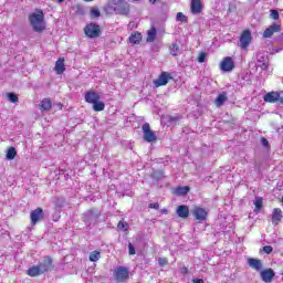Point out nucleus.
<instances>
[{"instance_id": "1", "label": "nucleus", "mask_w": 283, "mask_h": 283, "mask_svg": "<svg viewBox=\"0 0 283 283\" xmlns=\"http://www.w3.org/2000/svg\"><path fill=\"white\" fill-rule=\"evenodd\" d=\"M29 23L34 32H45V14L43 10L35 9V12L29 14Z\"/></svg>"}, {"instance_id": "2", "label": "nucleus", "mask_w": 283, "mask_h": 283, "mask_svg": "<svg viewBox=\"0 0 283 283\" xmlns=\"http://www.w3.org/2000/svg\"><path fill=\"white\" fill-rule=\"evenodd\" d=\"M85 102L93 105L94 112H103L105 109V102L101 101V94L96 91H86L84 95Z\"/></svg>"}, {"instance_id": "3", "label": "nucleus", "mask_w": 283, "mask_h": 283, "mask_svg": "<svg viewBox=\"0 0 283 283\" xmlns=\"http://www.w3.org/2000/svg\"><path fill=\"white\" fill-rule=\"evenodd\" d=\"M84 34L88 39H98V36H101V34H103V31L101 30V25H98L94 22H91V23L85 25Z\"/></svg>"}, {"instance_id": "4", "label": "nucleus", "mask_w": 283, "mask_h": 283, "mask_svg": "<svg viewBox=\"0 0 283 283\" xmlns=\"http://www.w3.org/2000/svg\"><path fill=\"white\" fill-rule=\"evenodd\" d=\"M115 282L125 283L129 280V269L126 266H118L114 271Z\"/></svg>"}, {"instance_id": "5", "label": "nucleus", "mask_w": 283, "mask_h": 283, "mask_svg": "<svg viewBox=\"0 0 283 283\" xmlns=\"http://www.w3.org/2000/svg\"><path fill=\"white\" fill-rule=\"evenodd\" d=\"M143 133H144V140L146 143H156L158 140V137L156 136V132L151 130V126L149 123H145L142 126Z\"/></svg>"}, {"instance_id": "6", "label": "nucleus", "mask_w": 283, "mask_h": 283, "mask_svg": "<svg viewBox=\"0 0 283 283\" xmlns=\"http://www.w3.org/2000/svg\"><path fill=\"white\" fill-rule=\"evenodd\" d=\"M251 41H253V38L251 36V31L249 29L243 30L239 38L240 48L242 50H247L249 45H251Z\"/></svg>"}, {"instance_id": "7", "label": "nucleus", "mask_w": 283, "mask_h": 283, "mask_svg": "<svg viewBox=\"0 0 283 283\" xmlns=\"http://www.w3.org/2000/svg\"><path fill=\"white\" fill-rule=\"evenodd\" d=\"M113 10L116 12V14L127 17V14H129V3H127L125 0H117L113 7Z\"/></svg>"}, {"instance_id": "8", "label": "nucleus", "mask_w": 283, "mask_h": 283, "mask_svg": "<svg viewBox=\"0 0 283 283\" xmlns=\"http://www.w3.org/2000/svg\"><path fill=\"white\" fill-rule=\"evenodd\" d=\"M192 216L195 220H197V222H205V220L209 218V212L207 211V209L200 206H196L192 210Z\"/></svg>"}, {"instance_id": "9", "label": "nucleus", "mask_w": 283, "mask_h": 283, "mask_svg": "<svg viewBox=\"0 0 283 283\" xmlns=\"http://www.w3.org/2000/svg\"><path fill=\"white\" fill-rule=\"evenodd\" d=\"M219 67L221 72H233L235 70V62H233V57L226 56L220 62Z\"/></svg>"}, {"instance_id": "10", "label": "nucleus", "mask_w": 283, "mask_h": 283, "mask_svg": "<svg viewBox=\"0 0 283 283\" xmlns=\"http://www.w3.org/2000/svg\"><path fill=\"white\" fill-rule=\"evenodd\" d=\"M45 218L43 213V208H36L30 212L31 224L34 227L36 223L41 222Z\"/></svg>"}, {"instance_id": "11", "label": "nucleus", "mask_w": 283, "mask_h": 283, "mask_svg": "<svg viewBox=\"0 0 283 283\" xmlns=\"http://www.w3.org/2000/svg\"><path fill=\"white\" fill-rule=\"evenodd\" d=\"M282 32V24L272 23L269 28H266L263 32V39H271L273 34Z\"/></svg>"}, {"instance_id": "12", "label": "nucleus", "mask_w": 283, "mask_h": 283, "mask_svg": "<svg viewBox=\"0 0 283 283\" xmlns=\"http://www.w3.org/2000/svg\"><path fill=\"white\" fill-rule=\"evenodd\" d=\"M171 81V75L168 72H161L157 80L154 81L155 87H163Z\"/></svg>"}, {"instance_id": "13", "label": "nucleus", "mask_w": 283, "mask_h": 283, "mask_svg": "<svg viewBox=\"0 0 283 283\" xmlns=\"http://www.w3.org/2000/svg\"><path fill=\"white\" fill-rule=\"evenodd\" d=\"M260 277H261L262 282L271 283L275 279V271H273V269H271V268L262 270L260 272Z\"/></svg>"}, {"instance_id": "14", "label": "nucleus", "mask_w": 283, "mask_h": 283, "mask_svg": "<svg viewBox=\"0 0 283 283\" xmlns=\"http://www.w3.org/2000/svg\"><path fill=\"white\" fill-rule=\"evenodd\" d=\"M38 266H40V273L43 275V273H48V271L52 270V258L46 256L44 258L43 262L40 263Z\"/></svg>"}, {"instance_id": "15", "label": "nucleus", "mask_w": 283, "mask_h": 283, "mask_svg": "<svg viewBox=\"0 0 283 283\" xmlns=\"http://www.w3.org/2000/svg\"><path fill=\"white\" fill-rule=\"evenodd\" d=\"M282 218H283L282 209L274 208L272 210V224L277 227V224H280L282 222Z\"/></svg>"}, {"instance_id": "16", "label": "nucleus", "mask_w": 283, "mask_h": 283, "mask_svg": "<svg viewBox=\"0 0 283 283\" xmlns=\"http://www.w3.org/2000/svg\"><path fill=\"white\" fill-rule=\"evenodd\" d=\"M263 101L265 103H277L280 101V92H269L264 95Z\"/></svg>"}, {"instance_id": "17", "label": "nucleus", "mask_w": 283, "mask_h": 283, "mask_svg": "<svg viewBox=\"0 0 283 283\" xmlns=\"http://www.w3.org/2000/svg\"><path fill=\"white\" fill-rule=\"evenodd\" d=\"M176 213L179 218H182L184 220H187V218H189V206H178Z\"/></svg>"}, {"instance_id": "18", "label": "nucleus", "mask_w": 283, "mask_h": 283, "mask_svg": "<svg viewBox=\"0 0 283 283\" xmlns=\"http://www.w3.org/2000/svg\"><path fill=\"white\" fill-rule=\"evenodd\" d=\"M190 10L192 14H200L202 12V0H191Z\"/></svg>"}, {"instance_id": "19", "label": "nucleus", "mask_w": 283, "mask_h": 283, "mask_svg": "<svg viewBox=\"0 0 283 283\" xmlns=\"http://www.w3.org/2000/svg\"><path fill=\"white\" fill-rule=\"evenodd\" d=\"M248 264L251 269H253L254 271H261L262 272V260L260 259H253V258H249L248 259Z\"/></svg>"}, {"instance_id": "20", "label": "nucleus", "mask_w": 283, "mask_h": 283, "mask_svg": "<svg viewBox=\"0 0 283 283\" xmlns=\"http://www.w3.org/2000/svg\"><path fill=\"white\" fill-rule=\"evenodd\" d=\"M229 101V96H227V92L220 93L217 98L214 99L216 107H222L224 103Z\"/></svg>"}, {"instance_id": "21", "label": "nucleus", "mask_w": 283, "mask_h": 283, "mask_svg": "<svg viewBox=\"0 0 283 283\" xmlns=\"http://www.w3.org/2000/svg\"><path fill=\"white\" fill-rule=\"evenodd\" d=\"M128 41L133 45H140V42L143 41V34L140 32H134L128 38Z\"/></svg>"}, {"instance_id": "22", "label": "nucleus", "mask_w": 283, "mask_h": 283, "mask_svg": "<svg viewBox=\"0 0 283 283\" xmlns=\"http://www.w3.org/2000/svg\"><path fill=\"white\" fill-rule=\"evenodd\" d=\"M54 72H56V74H63V72H65V59L64 57H60L55 62Z\"/></svg>"}, {"instance_id": "23", "label": "nucleus", "mask_w": 283, "mask_h": 283, "mask_svg": "<svg viewBox=\"0 0 283 283\" xmlns=\"http://www.w3.org/2000/svg\"><path fill=\"white\" fill-rule=\"evenodd\" d=\"M156 36H158V30H156V27H151L147 31V38H146L147 43H154V41H156Z\"/></svg>"}, {"instance_id": "24", "label": "nucleus", "mask_w": 283, "mask_h": 283, "mask_svg": "<svg viewBox=\"0 0 283 283\" xmlns=\"http://www.w3.org/2000/svg\"><path fill=\"white\" fill-rule=\"evenodd\" d=\"M27 275H29V277H39V275H42L41 266L33 265V266L29 268L27 270Z\"/></svg>"}, {"instance_id": "25", "label": "nucleus", "mask_w": 283, "mask_h": 283, "mask_svg": "<svg viewBox=\"0 0 283 283\" xmlns=\"http://www.w3.org/2000/svg\"><path fill=\"white\" fill-rule=\"evenodd\" d=\"M52 109V99L43 98L40 103V111L41 112H50Z\"/></svg>"}, {"instance_id": "26", "label": "nucleus", "mask_w": 283, "mask_h": 283, "mask_svg": "<svg viewBox=\"0 0 283 283\" xmlns=\"http://www.w3.org/2000/svg\"><path fill=\"white\" fill-rule=\"evenodd\" d=\"M168 50H169V54L171 56H178V54H180V45H178V43L176 42H172L169 46H168Z\"/></svg>"}, {"instance_id": "27", "label": "nucleus", "mask_w": 283, "mask_h": 283, "mask_svg": "<svg viewBox=\"0 0 283 283\" xmlns=\"http://www.w3.org/2000/svg\"><path fill=\"white\" fill-rule=\"evenodd\" d=\"M191 191V188L189 186H179L175 189L176 196H187Z\"/></svg>"}, {"instance_id": "28", "label": "nucleus", "mask_w": 283, "mask_h": 283, "mask_svg": "<svg viewBox=\"0 0 283 283\" xmlns=\"http://www.w3.org/2000/svg\"><path fill=\"white\" fill-rule=\"evenodd\" d=\"M6 156L7 160H14V158H17V148L9 147Z\"/></svg>"}, {"instance_id": "29", "label": "nucleus", "mask_w": 283, "mask_h": 283, "mask_svg": "<svg viewBox=\"0 0 283 283\" xmlns=\"http://www.w3.org/2000/svg\"><path fill=\"white\" fill-rule=\"evenodd\" d=\"M88 260H90V262H98V260H101V252L97 250L91 252Z\"/></svg>"}, {"instance_id": "30", "label": "nucleus", "mask_w": 283, "mask_h": 283, "mask_svg": "<svg viewBox=\"0 0 283 283\" xmlns=\"http://www.w3.org/2000/svg\"><path fill=\"white\" fill-rule=\"evenodd\" d=\"M263 205H264V198L256 197L255 201H254L255 211H260L262 209Z\"/></svg>"}, {"instance_id": "31", "label": "nucleus", "mask_w": 283, "mask_h": 283, "mask_svg": "<svg viewBox=\"0 0 283 283\" xmlns=\"http://www.w3.org/2000/svg\"><path fill=\"white\" fill-rule=\"evenodd\" d=\"M91 19H98L101 17V10L98 8L93 7L90 11Z\"/></svg>"}, {"instance_id": "32", "label": "nucleus", "mask_w": 283, "mask_h": 283, "mask_svg": "<svg viewBox=\"0 0 283 283\" xmlns=\"http://www.w3.org/2000/svg\"><path fill=\"white\" fill-rule=\"evenodd\" d=\"M117 229H122V231H129V224L127 221L122 220L117 223Z\"/></svg>"}, {"instance_id": "33", "label": "nucleus", "mask_w": 283, "mask_h": 283, "mask_svg": "<svg viewBox=\"0 0 283 283\" xmlns=\"http://www.w3.org/2000/svg\"><path fill=\"white\" fill-rule=\"evenodd\" d=\"M177 21H180V23H187L189 21V19L187 18V15H185V13L178 12Z\"/></svg>"}, {"instance_id": "34", "label": "nucleus", "mask_w": 283, "mask_h": 283, "mask_svg": "<svg viewBox=\"0 0 283 283\" xmlns=\"http://www.w3.org/2000/svg\"><path fill=\"white\" fill-rule=\"evenodd\" d=\"M270 18L274 21L280 20V12L275 9L270 10Z\"/></svg>"}, {"instance_id": "35", "label": "nucleus", "mask_w": 283, "mask_h": 283, "mask_svg": "<svg viewBox=\"0 0 283 283\" xmlns=\"http://www.w3.org/2000/svg\"><path fill=\"white\" fill-rule=\"evenodd\" d=\"M7 96L11 103H19V96L17 94L8 93Z\"/></svg>"}, {"instance_id": "36", "label": "nucleus", "mask_w": 283, "mask_h": 283, "mask_svg": "<svg viewBox=\"0 0 283 283\" xmlns=\"http://www.w3.org/2000/svg\"><path fill=\"white\" fill-rule=\"evenodd\" d=\"M197 61L198 63H205V61H207V53L205 52L199 53Z\"/></svg>"}, {"instance_id": "37", "label": "nucleus", "mask_w": 283, "mask_h": 283, "mask_svg": "<svg viewBox=\"0 0 283 283\" xmlns=\"http://www.w3.org/2000/svg\"><path fill=\"white\" fill-rule=\"evenodd\" d=\"M158 262L160 266H167L169 264V260H167V258H159Z\"/></svg>"}, {"instance_id": "38", "label": "nucleus", "mask_w": 283, "mask_h": 283, "mask_svg": "<svg viewBox=\"0 0 283 283\" xmlns=\"http://www.w3.org/2000/svg\"><path fill=\"white\" fill-rule=\"evenodd\" d=\"M263 252L266 253L268 255H271V253H273V247L264 245L263 247Z\"/></svg>"}, {"instance_id": "39", "label": "nucleus", "mask_w": 283, "mask_h": 283, "mask_svg": "<svg viewBox=\"0 0 283 283\" xmlns=\"http://www.w3.org/2000/svg\"><path fill=\"white\" fill-rule=\"evenodd\" d=\"M128 253L129 255H136V248L132 243L128 244Z\"/></svg>"}, {"instance_id": "40", "label": "nucleus", "mask_w": 283, "mask_h": 283, "mask_svg": "<svg viewBox=\"0 0 283 283\" xmlns=\"http://www.w3.org/2000/svg\"><path fill=\"white\" fill-rule=\"evenodd\" d=\"M149 209H160V203L159 202H154V203H149Z\"/></svg>"}, {"instance_id": "41", "label": "nucleus", "mask_w": 283, "mask_h": 283, "mask_svg": "<svg viewBox=\"0 0 283 283\" xmlns=\"http://www.w3.org/2000/svg\"><path fill=\"white\" fill-rule=\"evenodd\" d=\"M180 273H181V275H187V273H189V269H187V266H182L180 269Z\"/></svg>"}, {"instance_id": "42", "label": "nucleus", "mask_w": 283, "mask_h": 283, "mask_svg": "<svg viewBox=\"0 0 283 283\" xmlns=\"http://www.w3.org/2000/svg\"><path fill=\"white\" fill-rule=\"evenodd\" d=\"M261 142L264 147H269V140L266 138L262 137Z\"/></svg>"}, {"instance_id": "43", "label": "nucleus", "mask_w": 283, "mask_h": 283, "mask_svg": "<svg viewBox=\"0 0 283 283\" xmlns=\"http://www.w3.org/2000/svg\"><path fill=\"white\" fill-rule=\"evenodd\" d=\"M192 282L193 283H205V280H202V279H193Z\"/></svg>"}, {"instance_id": "44", "label": "nucleus", "mask_w": 283, "mask_h": 283, "mask_svg": "<svg viewBox=\"0 0 283 283\" xmlns=\"http://www.w3.org/2000/svg\"><path fill=\"white\" fill-rule=\"evenodd\" d=\"M279 101H280L281 105H283V95H282V93H280V98H279Z\"/></svg>"}, {"instance_id": "45", "label": "nucleus", "mask_w": 283, "mask_h": 283, "mask_svg": "<svg viewBox=\"0 0 283 283\" xmlns=\"http://www.w3.org/2000/svg\"><path fill=\"white\" fill-rule=\"evenodd\" d=\"M158 0H149L150 3H157Z\"/></svg>"}, {"instance_id": "46", "label": "nucleus", "mask_w": 283, "mask_h": 283, "mask_svg": "<svg viewBox=\"0 0 283 283\" xmlns=\"http://www.w3.org/2000/svg\"><path fill=\"white\" fill-rule=\"evenodd\" d=\"M65 0H56L57 3H63Z\"/></svg>"}, {"instance_id": "47", "label": "nucleus", "mask_w": 283, "mask_h": 283, "mask_svg": "<svg viewBox=\"0 0 283 283\" xmlns=\"http://www.w3.org/2000/svg\"><path fill=\"white\" fill-rule=\"evenodd\" d=\"M86 3H90V2H92V1H94V0H84Z\"/></svg>"}, {"instance_id": "48", "label": "nucleus", "mask_w": 283, "mask_h": 283, "mask_svg": "<svg viewBox=\"0 0 283 283\" xmlns=\"http://www.w3.org/2000/svg\"><path fill=\"white\" fill-rule=\"evenodd\" d=\"M279 200H280V202H283V197H281Z\"/></svg>"}, {"instance_id": "49", "label": "nucleus", "mask_w": 283, "mask_h": 283, "mask_svg": "<svg viewBox=\"0 0 283 283\" xmlns=\"http://www.w3.org/2000/svg\"><path fill=\"white\" fill-rule=\"evenodd\" d=\"M163 213H167V210L164 209V210H163Z\"/></svg>"}]
</instances>
